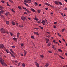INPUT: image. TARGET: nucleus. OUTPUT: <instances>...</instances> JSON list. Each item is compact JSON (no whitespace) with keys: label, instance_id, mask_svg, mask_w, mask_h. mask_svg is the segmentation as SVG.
Listing matches in <instances>:
<instances>
[{"label":"nucleus","instance_id":"f257e3e1","mask_svg":"<svg viewBox=\"0 0 67 67\" xmlns=\"http://www.w3.org/2000/svg\"><path fill=\"white\" fill-rule=\"evenodd\" d=\"M1 32L2 33H7V34H9V32L7 31H5L4 29L2 28L1 29Z\"/></svg>","mask_w":67,"mask_h":67},{"label":"nucleus","instance_id":"f03ea898","mask_svg":"<svg viewBox=\"0 0 67 67\" xmlns=\"http://www.w3.org/2000/svg\"><path fill=\"white\" fill-rule=\"evenodd\" d=\"M0 63L2 64V65H4V61L2 59V58H0Z\"/></svg>","mask_w":67,"mask_h":67},{"label":"nucleus","instance_id":"7ed1b4c3","mask_svg":"<svg viewBox=\"0 0 67 67\" xmlns=\"http://www.w3.org/2000/svg\"><path fill=\"white\" fill-rule=\"evenodd\" d=\"M0 46H0V48H3V47H4V46L3 44H0Z\"/></svg>","mask_w":67,"mask_h":67},{"label":"nucleus","instance_id":"20e7f679","mask_svg":"<svg viewBox=\"0 0 67 67\" xmlns=\"http://www.w3.org/2000/svg\"><path fill=\"white\" fill-rule=\"evenodd\" d=\"M21 19L23 21L25 20V19H26V18L24 17V16H22L21 18Z\"/></svg>","mask_w":67,"mask_h":67},{"label":"nucleus","instance_id":"39448f33","mask_svg":"<svg viewBox=\"0 0 67 67\" xmlns=\"http://www.w3.org/2000/svg\"><path fill=\"white\" fill-rule=\"evenodd\" d=\"M35 64L36 65V66L37 67H40V65H39V64H38L37 63V62H36L35 63Z\"/></svg>","mask_w":67,"mask_h":67},{"label":"nucleus","instance_id":"423d86ee","mask_svg":"<svg viewBox=\"0 0 67 67\" xmlns=\"http://www.w3.org/2000/svg\"><path fill=\"white\" fill-rule=\"evenodd\" d=\"M54 3L57 5H59V2H58V1H56L54 2Z\"/></svg>","mask_w":67,"mask_h":67},{"label":"nucleus","instance_id":"0eeeda50","mask_svg":"<svg viewBox=\"0 0 67 67\" xmlns=\"http://www.w3.org/2000/svg\"><path fill=\"white\" fill-rule=\"evenodd\" d=\"M9 13L8 12H6L5 13V15H6V16H8V14H9Z\"/></svg>","mask_w":67,"mask_h":67},{"label":"nucleus","instance_id":"6e6552de","mask_svg":"<svg viewBox=\"0 0 67 67\" xmlns=\"http://www.w3.org/2000/svg\"><path fill=\"white\" fill-rule=\"evenodd\" d=\"M34 34H36L37 35H39V34H38V32H34Z\"/></svg>","mask_w":67,"mask_h":67},{"label":"nucleus","instance_id":"1a4fd4ad","mask_svg":"<svg viewBox=\"0 0 67 67\" xmlns=\"http://www.w3.org/2000/svg\"><path fill=\"white\" fill-rule=\"evenodd\" d=\"M11 23L12 25H15V22L14 21H12L11 22Z\"/></svg>","mask_w":67,"mask_h":67},{"label":"nucleus","instance_id":"9d476101","mask_svg":"<svg viewBox=\"0 0 67 67\" xmlns=\"http://www.w3.org/2000/svg\"><path fill=\"white\" fill-rule=\"evenodd\" d=\"M24 56H26V55L27 52L26 51H25V50H24Z\"/></svg>","mask_w":67,"mask_h":67},{"label":"nucleus","instance_id":"9b49d317","mask_svg":"<svg viewBox=\"0 0 67 67\" xmlns=\"http://www.w3.org/2000/svg\"><path fill=\"white\" fill-rule=\"evenodd\" d=\"M0 16L1 17V18H4V16L2 14H0Z\"/></svg>","mask_w":67,"mask_h":67},{"label":"nucleus","instance_id":"f8f14e48","mask_svg":"<svg viewBox=\"0 0 67 67\" xmlns=\"http://www.w3.org/2000/svg\"><path fill=\"white\" fill-rule=\"evenodd\" d=\"M4 12V11L2 10L0 11V14H2Z\"/></svg>","mask_w":67,"mask_h":67},{"label":"nucleus","instance_id":"ddd939ff","mask_svg":"<svg viewBox=\"0 0 67 67\" xmlns=\"http://www.w3.org/2000/svg\"><path fill=\"white\" fill-rule=\"evenodd\" d=\"M30 9L32 12H35V10L33 8H31Z\"/></svg>","mask_w":67,"mask_h":67},{"label":"nucleus","instance_id":"4468645a","mask_svg":"<svg viewBox=\"0 0 67 67\" xmlns=\"http://www.w3.org/2000/svg\"><path fill=\"white\" fill-rule=\"evenodd\" d=\"M34 3L35 6H37L38 5V4L36 2H35Z\"/></svg>","mask_w":67,"mask_h":67},{"label":"nucleus","instance_id":"2eb2a0df","mask_svg":"<svg viewBox=\"0 0 67 67\" xmlns=\"http://www.w3.org/2000/svg\"><path fill=\"white\" fill-rule=\"evenodd\" d=\"M21 66L23 67H25V64L24 63H23L22 64Z\"/></svg>","mask_w":67,"mask_h":67},{"label":"nucleus","instance_id":"dca6fc26","mask_svg":"<svg viewBox=\"0 0 67 67\" xmlns=\"http://www.w3.org/2000/svg\"><path fill=\"white\" fill-rule=\"evenodd\" d=\"M19 35H20V33L18 32L17 34V37H19Z\"/></svg>","mask_w":67,"mask_h":67},{"label":"nucleus","instance_id":"f3484780","mask_svg":"<svg viewBox=\"0 0 67 67\" xmlns=\"http://www.w3.org/2000/svg\"><path fill=\"white\" fill-rule=\"evenodd\" d=\"M4 8L2 6H0V9L1 10H3Z\"/></svg>","mask_w":67,"mask_h":67},{"label":"nucleus","instance_id":"a211bd4d","mask_svg":"<svg viewBox=\"0 0 67 67\" xmlns=\"http://www.w3.org/2000/svg\"><path fill=\"white\" fill-rule=\"evenodd\" d=\"M48 63H47L45 65V66L46 67H48Z\"/></svg>","mask_w":67,"mask_h":67},{"label":"nucleus","instance_id":"6ab92c4d","mask_svg":"<svg viewBox=\"0 0 67 67\" xmlns=\"http://www.w3.org/2000/svg\"><path fill=\"white\" fill-rule=\"evenodd\" d=\"M34 19L35 20H36V21H38L39 20H38L37 18H34Z\"/></svg>","mask_w":67,"mask_h":67},{"label":"nucleus","instance_id":"aec40b11","mask_svg":"<svg viewBox=\"0 0 67 67\" xmlns=\"http://www.w3.org/2000/svg\"><path fill=\"white\" fill-rule=\"evenodd\" d=\"M24 4L25 5H26L27 7H28L29 6V5L25 3H24Z\"/></svg>","mask_w":67,"mask_h":67},{"label":"nucleus","instance_id":"412c9836","mask_svg":"<svg viewBox=\"0 0 67 67\" xmlns=\"http://www.w3.org/2000/svg\"><path fill=\"white\" fill-rule=\"evenodd\" d=\"M47 41H46V43H48V42H49V40L48 39L46 40Z\"/></svg>","mask_w":67,"mask_h":67},{"label":"nucleus","instance_id":"4be33fe9","mask_svg":"<svg viewBox=\"0 0 67 67\" xmlns=\"http://www.w3.org/2000/svg\"><path fill=\"white\" fill-rule=\"evenodd\" d=\"M13 39L14 41H15V40H17V38L15 37H14L13 38Z\"/></svg>","mask_w":67,"mask_h":67},{"label":"nucleus","instance_id":"5701e85b","mask_svg":"<svg viewBox=\"0 0 67 67\" xmlns=\"http://www.w3.org/2000/svg\"><path fill=\"white\" fill-rule=\"evenodd\" d=\"M18 9H21V10H22V9L21 8V7L20 6H18Z\"/></svg>","mask_w":67,"mask_h":67},{"label":"nucleus","instance_id":"b1692460","mask_svg":"<svg viewBox=\"0 0 67 67\" xmlns=\"http://www.w3.org/2000/svg\"><path fill=\"white\" fill-rule=\"evenodd\" d=\"M58 51H59V52H62V50L59 49H58Z\"/></svg>","mask_w":67,"mask_h":67},{"label":"nucleus","instance_id":"393cba45","mask_svg":"<svg viewBox=\"0 0 67 67\" xmlns=\"http://www.w3.org/2000/svg\"><path fill=\"white\" fill-rule=\"evenodd\" d=\"M45 4H46V5H48V6H49V5H50V4H49L48 3H46Z\"/></svg>","mask_w":67,"mask_h":67},{"label":"nucleus","instance_id":"a878e982","mask_svg":"<svg viewBox=\"0 0 67 67\" xmlns=\"http://www.w3.org/2000/svg\"><path fill=\"white\" fill-rule=\"evenodd\" d=\"M37 11L38 13H40V12H41V10H38Z\"/></svg>","mask_w":67,"mask_h":67},{"label":"nucleus","instance_id":"bb28decb","mask_svg":"<svg viewBox=\"0 0 67 67\" xmlns=\"http://www.w3.org/2000/svg\"><path fill=\"white\" fill-rule=\"evenodd\" d=\"M9 23V21H6V24H8Z\"/></svg>","mask_w":67,"mask_h":67},{"label":"nucleus","instance_id":"cd10ccee","mask_svg":"<svg viewBox=\"0 0 67 67\" xmlns=\"http://www.w3.org/2000/svg\"><path fill=\"white\" fill-rule=\"evenodd\" d=\"M24 2L25 3H28V1L26 0H24Z\"/></svg>","mask_w":67,"mask_h":67},{"label":"nucleus","instance_id":"c85d7f7f","mask_svg":"<svg viewBox=\"0 0 67 67\" xmlns=\"http://www.w3.org/2000/svg\"><path fill=\"white\" fill-rule=\"evenodd\" d=\"M41 20H39V21H38V22L37 23L38 24L39 23H41Z\"/></svg>","mask_w":67,"mask_h":67},{"label":"nucleus","instance_id":"c756f323","mask_svg":"<svg viewBox=\"0 0 67 67\" xmlns=\"http://www.w3.org/2000/svg\"><path fill=\"white\" fill-rule=\"evenodd\" d=\"M7 6H8V7H11V5H9V3H7Z\"/></svg>","mask_w":67,"mask_h":67},{"label":"nucleus","instance_id":"7c9ffc66","mask_svg":"<svg viewBox=\"0 0 67 67\" xmlns=\"http://www.w3.org/2000/svg\"><path fill=\"white\" fill-rule=\"evenodd\" d=\"M59 4H60V5H63V4L62 3V2H59Z\"/></svg>","mask_w":67,"mask_h":67},{"label":"nucleus","instance_id":"2f4dec72","mask_svg":"<svg viewBox=\"0 0 67 67\" xmlns=\"http://www.w3.org/2000/svg\"><path fill=\"white\" fill-rule=\"evenodd\" d=\"M10 10H11L12 11V12H15V11H14V10H13V9H11Z\"/></svg>","mask_w":67,"mask_h":67},{"label":"nucleus","instance_id":"473e14b6","mask_svg":"<svg viewBox=\"0 0 67 67\" xmlns=\"http://www.w3.org/2000/svg\"><path fill=\"white\" fill-rule=\"evenodd\" d=\"M39 27H40V28L41 30H43V27H41V26H39Z\"/></svg>","mask_w":67,"mask_h":67},{"label":"nucleus","instance_id":"72a5a7b5","mask_svg":"<svg viewBox=\"0 0 67 67\" xmlns=\"http://www.w3.org/2000/svg\"><path fill=\"white\" fill-rule=\"evenodd\" d=\"M9 1L10 2H12V3H13V1H12V0H9Z\"/></svg>","mask_w":67,"mask_h":67},{"label":"nucleus","instance_id":"f704fd0d","mask_svg":"<svg viewBox=\"0 0 67 67\" xmlns=\"http://www.w3.org/2000/svg\"><path fill=\"white\" fill-rule=\"evenodd\" d=\"M21 46H24V44L23 43H22L21 44Z\"/></svg>","mask_w":67,"mask_h":67},{"label":"nucleus","instance_id":"c9c22d12","mask_svg":"<svg viewBox=\"0 0 67 67\" xmlns=\"http://www.w3.org/2000/svg\"><path fill=\"white\" fill-rule=\"evenodd\" d=\"M48 46H50V45H51V43H48Z\"/></svg>","mask_w":67,"mask_h":67},{"label":"nucleus","instance_id":"e433bc0d","mask_svg":"<svg viewBox=\"0 0 67 67\" xmlns=\"http://www.w3.org/2000/svg\"><path fill=\"white\" fill-rule=\"evenodd\" d=\"M59 56L61 58H62V59H64L62 57V56H61V55H59Z\"/></svg>","mask_w":67,"mask_h":67},{"label":"nucleus","instance_id":"4c0bfd02","mask_svg":"<svg viewBox=\"0 0 67 67\" xmlns=\"http://www.w3.org/2000/svg\"><path fill=\"white\" fill-rule=\"evenodd\" d=\"M19 27H23V26H22L21 25H19Z\"/></svg>","mask_w":67,"mask_h":67},{"label":"nucleus","instance_id":"58836bf2","mask_svg":"<svg viewBox=\"0 0 67 67\" xmlns=\"http://www.w3.org/2000/svg\"><path fill=\"white\" fill-rule=\"evenodd\" d=\"M31 38H33V39H34V36H31Z\"/></svg>","mask_w":67,"mask_h":67},{"label":"nucleus","instance_id":"ea45409f","mask_svg":"<svg viewBox=\"0 0 67 67\" xmlns=\"http://www.w3.org/2000/svg\"><path fill=\"white\" fill-rule=\"evenodd\" d=\"M10 35H11V36H12L13 35V34L12 33V32H10Z\"/></svg>","mask_w":67,"mask_h":67},{"label":"nucleus","instance_id":"a19ab883","mask_svg":"<svg viewBox=\"0 0 67 67\" xmlns=\"http://www.w3.org/2000/svg\"><path fill=\"white\" fill-rule=\"evenodd\" d=\"M11 47L13 48H15V47L14 46H12Z\"/></svg>","mask_w":67,"mask_h":67},{"label":"nucleus","instance_id":"79ce46f5","mask_svg":"<svg viewBox=\"0 0 67 67\" xmlns=\"http://www.w3.org/2000/svg\"><path fill=\"white\" fill-rule=\"evenodd\" d=\"M57 22H54V24H57Z\"/></svg>","mask_w":67,"mask_h":67},{"label":"nucleus","instance_id":"37998d69","mask_svg":"<svg viewBox=\"0 0 67 67\" xmlns=\"http://www.w3.org/2000/svg\"><path fill=\"white\" fill-rule=\"evenodd\" d=\"M1 2H2V3H4V1H1Z\"/></svg>","mask_w":67,"mask_h":67},{"label":"nucleus","instance_id":"c03bdc74","mask_svg":"<svg viewBox=\"0 0 67 67\" xmlns=\"http://www.w3.org/2000/svg\"><path fill=\"white\" fill-rule=\"evenodd\" d=\"M34 29L36 30H38V28H35Z\"/></svg>","mask_w":67,"mask_h":67},{"label":"nucleus","instance_id":"a18cd8bd","mask_svg":"<svg viewBox=\"0 0 67 67\" xmlns=\"http://www.w3.org/2000/svg\"><path fill=\"white\" fill-rule=\"evenodd\" d=\"M64 31H65V29H63L62 30V32H64Z\"/></svg>","mask_w":67,"mask_h":67},{"label":"nucleus","instance_id":"49530a36","mask_svg":"<svg viewBox=\"0 0 67 67\" xmlns=\"http://www.w3.org/2000/svg\"><path fill=\"white\" fill-rule=\"evenodd\" d=\"M23 8L24 10H26V8H24V7H23Z\"/></svg>","mask_w":67,"mask_h":67},{"label":"nucleus","instance_id":"de8ad7c7","mask_svg":"<svg viewBox=\"0 0 67 67\" xmlns=\"http://www.w3.org/2000/svg\"><path fill=\"white\" fill-rule=\"evenodd\" d=\"M41 57H42V58H43L44 56H43V55H41Z\"/></svg>","mask_w":67,"mask_h":67},{"label":"nucleus","instance_id":"09e8293b","mask_svg":"<svg viewBox=\"0 0 67 67\" xmlns=\"http://www.w3.org/2000/svg\"><path fill=\"white\" fill-rule=\"evenodd\" d=\"M12 57H15V56L13 55V54H12Z\"/></svg>","mask_w":67,"mask_h":67},{"label":"nucleus","instance_id":"8fccbe9b","mask_svg":"<svg viewBox=\"0 0 67 67\" xmlns=\"http://www.w3.org/2000/svg\"><path fill=\"white\" fill-rule=\"evenodd\" d=\"M49 53H52V51H48Z\"/></svg>","mask_w":67,"mask_h":67},{"label":"nucleus","instance_id":"3c124183","mask_svg":"<svg viewBox=\"0 0 67 67\" xmlns=\"http://www.w3.org/2000/svg\"><path fill=\"white\" fill-rule=\"evenodd\" d=\"M5 52H6V53H9V51H8V50H6Z\"/></svg>","mask_w":67,"mask_h":67},{"label":"nucleus","instance_id":"603ef678","mask_svg":"<svg viewBox=\"0 0 67 67\" xmlns=\"http://www.w3.org/2000/svg\"><path fill=\"white\" fill-rule=\"evenodd\" d=\"M58 35H59V37H61V35H59V34L58 33Z\"/></svg>","mask_w":67,"mask_h":67},{"label":"nucleus","instance_id":"864d4df0","mask_svg":"<svg viewBox=\"0 0 67 67\" xmlns=\"http://www.w3.org/2000/svg\"><path fill=\"white\" fill-rule=\"evenodd\" d=\"M10 50L11 52H12L13 51H12V49H10Z\"/></svg>","mask_w":67,"mask_h":67},{"label":"nucleus","instance_id":"5fc2aeb1","mask_svg":"<svg viewBox=\"0 0 67 67\" xmlns=\"http://www.w3.org/2000/svg\"><path fill=\"white\" fill-rule=\"evenodd\" d=\"M52 48L53 49L55 48V47H54V46L53 45V47H52Z\"/></svg>","mask_w":67,"mask_h":67},{"label":"nucleus","instance_id":"6e6d98bb","mask_svg":"<svg viewBox=\"0 0 67 67\" xmlns=\"http://www.w3.org/2000/svg\"><path fill=\"white\" fill-rule=\"evenodd\" d=\"M24 14H27V13L26 12H24Z\"/></svg>","mask_w":67,"mask_h":67},{"label":"nucleus","instance_id":"4d7b16f0","mask_svg":"<svg viewBox=\"0 0 67 67\" xmlns=\"http://www.w3.org/2000/svg\"><path fill=\"white\" fill-rule=\"evenodd\" d=\"M43 22L44 23H46V21H45V20H43Z\"/></svg>","mask_w":67,"mask_h":67},{"label":"nucleus","instance_id":"13d9d810","mask_svg":"<svg viewBox=\"0 0 67 67\" xmlns=\"http://www.w3.org/2000/svg\"><path fill=\"white\" fill-rule=\"evenodd\" d=\"M62 40H63L64 41V42H65V39H64V38H62Z\"/></svg>","mask_w":67,"mask_h":67},{"label":"nucleus","instance_id":"bf43d9fd","mask_svg":"<svg viewBox=\"0 0 67 67\" xmlns=\"http://www.w3.org/2000/svg\"><path fill=\"white\" fill-rule=\"evenodd\" d=\"M59 43H62V42L61 41H60V40H59Z\"/></svg>","mask_w":67,"mask_h":67},{"label":"nucleus","instance_id":"052dcab7","mask_svg":"<svg viewBox=\"0 0 67 67\" xmlns=\"http://www.w3.org/2000/svg\"><path fill=\"white\" fill-rule=\"evenodd\" d=\"M9 53H10V55H11V56H12V55L13 54H12V53H11V52H10Z\"/></svg>","mask_w":67,"mask_h":67},{"label":"nucleus","instance_id":"680f3d73","mask_svg":"<svg viewBox=\"0 0 67 67\" xmlns=\"http://www.w3.org/2000/svg\"><path fill=\"white\" fill-rule=\"evenodd\" d=\"M26 11L27 12L28 11H29V10H28V9H26Z\"/></svg>","mask_w":67,"mask_h":67},{"label":"nucleus","instance_id":"e2e57ef3","mask_svg":"<svg viewBox=\"0 0 67 67\" xmlns=\"http://www.w3.org/2000/svg\"><path fill=\"white\" fill-rule=\"evenodd\" d=\"M45 20L46 21V22L47 23H48L47 22V20H46V19H45Z\"/></svg>","mask_w":67,"mask_h":67},{"label":"nucleus","instance_id":"0e129e2a","mask_svg":"<svg viewBox=\"0 0 67 67\" xmlns=\"http://www.w3.org/2000/svg\"><path fill=\"white\" fill-rule=\"evenodd\" d=\"M45 9L46 10H48V8H45Z\"/></svg>","mask_w":67,"mask_h":67},{"label":"nucleus","instance_id":"69168bd1","mask_svg":"<svg viewBox=\"0 0 67 67\" xmlns=\"http://www.w3.org/2000/svg\"><path fill=\"white\" fill-rule=\"evenodd\" d=\"M27 13H30V11L28 10V11H27Z\"/></svg>","mask_w":67,"mask_h":67},{"label":"nucleus","instance_id":"338daca9","mask_svg":"<svg viewBox=\"0 0 67 67\" xmlns=\"http://www.w3.org/2000/svg\"><path fill=\"white\" fill-rule=\"evenodd\" d=\"M47 33H48V34H50L49 32H47Z\"/></svg>","mask_w":67,"mask_h":67},{"label":"nucleus","instance_id":"774afa93","mask_svg":"<svg viewBox=\"0 0 67 67\" xmlns=\"http://www.w3.org/2000/svg\"><path fill=\"white\" fill-rule=\"evenodd\" d=\"M39 7H41V4H40L39 5Z\"/></svg>","mask_w":67,"mask_h":67}]
</instances>
